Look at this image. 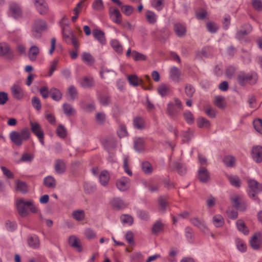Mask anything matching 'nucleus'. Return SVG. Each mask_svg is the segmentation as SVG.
<instances>
[{
    "mask_svg": "<svg viewBox=\"0 0 262 262\" xmlns=\"http://www.w3.org/2000/svg\"><path fill=\"white\" fill-rule=\"evenodd\" d=\"M30 132L27 128L23 129L20 132L12 131L10 133L11 141L16 145L20 146L23 142L29 139Z\"/></svg>",
    "mask_w": 262,
    "mask_h": 262,
    "instance_id": "nucleus-2",
    "label": "nucleus"
},
{
    "mask_svg": "<svg viewBox=\"0 0 262 262\" xmlns=\"http://www.w3.org/2000/svg\"><path fill=\"white\" fill-rule=\"evenodd\" d=\"M231 201L233 206L240 210L245 209V205L242 202L241 198L236 194H233L231 196Z\"/></svg>",
    "mask_w": 262,
    "mask_h": 262,
    "instance_id": "nucleus-16",
    "label": "nucleus"
},
{
    "mask_svg": "<svg viewBox=\"0 0 262 262\" xmlns=\"http://www.w3.org/2000/svg\"><path fill=\"white\" fill-rule=\"evenodd\" d=\"M99 179L100 184L102 186H106L110 180V174L106 170L102 171L99 176Z\"/></svg>",
    "mask_w": 262,
    "mask_h": 262,
    "instance_id": "nucleus-26",
    "label": "nucleus"
},
{
    "mask_svg": "<svg viewBox=\"0 0 262 262\" xmlns=\"http://www.w3.org/2000/svg\"><path fill=\"white\" fill-rule=\"evenodd\" d=\"M235 244L237 249L239 251L244 252L246 251L247 246L243 240L240 238H236L235 240Z\"/></svg>",
    "mask_w": 262,
    "mask_h": 262,
    "instance_id": "nucleus-48",
    "label": "nucleus"
},
{
    "mask_svg": "<svg viewBox=\"0 0 262 262\" xmlns=\"http://www.w3.org/2000/svg\"><path fill=\"white\" fill-rule=\"evenodd\" d=\"M62 108L64 113L68 116H73L76 113L75 109L70 104L64 103L62 105Z\"/></svg>",
    "mask_w": 262,
    "mask_h": 262,
    "instance_id": "nucleus-37",
    "label": "nucleus"
},
{
    "mask_svg": "<svg viewBox=\"0 0 262 262\" xmlns=\"http://www.w3.org/2000/svg\"><path fill=\"white\" fill-rule=\"evenodd\" d=\"M212 223L216 227H221L224 224V220L220 214H216L212 218Z\"/></svg>",
    "mask_w": 262,
    "mask_h": 262,
    "instance_id": "nucleus-39",
    "label": "nucleus"
},
{
    "mask_svg": "<svg viewBox=\"0 0 262 262\" xmlns=\"http://www.w3.org/2000/svg\"><path fill=\"white\" fill-rule=\"evenodd\" d=\"M252 157L254 161L259 163L262 161V147L256 146L252 150Z\"/></svg>",
    "mask_w": 262,
    "mask_h": 262,
    "instance_id": "nucleus-15",
    "label": "nucleus"
},
{
    "mask_svg": "<svg viewBox=\"0 0 262 262\" xmlns=\"http://www.w3.org/2000/svg\"><path fill=\"white\" fill-rule=\"evenodd\" d=\"M142 88L145 90H151L152 88L151 79L148 75H145Z\"/></svg>",
    "mask_w": 262,
    "mask_h": 262,
    "instance_id": "nucleus-51",
    "label": "nucleus"
},
{
    "mask_svg": "<svg viewBox=\"0 0 262 262\" xmlns=\"http://www.w3.org/2000/svg\"><path fill=\"white\" fill-rule=\"evenodd\" d=\"M113 207L117 210L122 209L126 206V204L120 198H115L112 201Z\"/></svg>",
    "mask_w": 262,
    "mask_h": 262,
    "instance_id": "nucleus-25",
    "label": "nucleus"
},
{
    "mask_svg": "<svg viewBox=\"0 0 262 262\" xmlns=\"http://www.w3.org/2000/svg\"><path fill=\"white\" fill-rule=\"evenodd\" d=\"M43 184L48 188H54L56 187V181L53 177L49 176L44 178Z\"/></svg>",
    "mask_w": 262,
    "mask_h": 262,
    "instance_id": "nucleus-30",
    "label": "nucleus"
},
{
    "mask_svg": "<svg viewBox=\"0 0 262 262\" xmlns=\"http://www.w3.org/2000/svg\"><path fill=\"white\" fill-rule=\"evenodd\" d=\"M16 205L19 214L23 217L28 215V208L33 213H37L38 211L37 207L32 200L25 201L23 199L18 200Z\"/></svg>",
    "mask_w": 262,
    "mask_h": 262,
    "instance_id": "nucleus-1",
    "label": "nucleus"
},
{
    "mask_svg": "<svg viewBox=\"0 0 262 262\" xmlns=\"http://www.w3.org/2000/svg\"><path fill=\"white\" fill-rule=\"evenodd\" d=\"M11 92L13 97L17 100H21L24 97V92L19 84H13L11 88Z\"/></svg>",
    "mask_w": 262,
    "mask_h": 262,
    "instance_id": "nucleus-11",
    "label": "nucleus"
},
{
    "mask_svg": "<svg viewBox=\"0 0 262 262\" xmlns=\"http://www.w3.org/2000/svg\"><path fill=\"white\" fill-rule=\"evenodd\" d=\"M251 31V26L249 24H246L242 27L241 30L237 31L236 37L238 39L241 40L244 36L250 33Z\"/></svg>",
    "mask_w": 262,
    "mask_h": 262,
    "instance_id": "nucleus-18",
    "label": "nucleus"
},
{
    "mask_svg": "<svg viewBox=\"0 0 262 262\" xmlns=\"http://www.w3.org/2000/svg\"><path fill=\"white\" fill-rule=\"evenodd\" d=\"M67 96L71 100H74L78 97V92L75 86H70L68 89Z\"/></svg>",
    "mask_w": 262,
    "mask_h": 262,
    "instance_id": "nucleus-33",
    "label": "nucleus"
},
{
    "mask_svg": "<svg viewBox=\"0 0 262 262\" xmlns=\"http://www.w3.org/2000/svg\"><path fill=\"white\" fill-rule=\"evenodd\" d=\"M183 115L186 121L188 123L191 124L193 122L194 117L192 113L189 111H185Z\"/></svg>",
    "mask_w": 262,
    "mask_h": 262,
    "instance_id": "nucleus-62",
    "label": "nucleus"
},
{
    "mask_svg": "<svg viewBox=\"0 0 262 262\" xmlns=\"http://www.w3.org/2000/svg\"><path fill=\"white\" fill-rule=\"evenodd\" d=\"M198 177L202 183H206L209 180V173L204 167H200L198 170Z\"/></svg>",
    "mask_w": 262,
    "mask_h": 262,
    "instance_id": "nucleus-20",
    "label": "nucleus"
},
{
    "mask_svg": "<svg viewBox=\"0 0 262 262\" xmlns=\"http://www.w3.org/2000/svg\"><path fill=\"white\" fill-rule=\"evenodd\" d=\"M58 61H59L58 59H55L54 60L51 62L49 72L48 73V76L49 77H51L53 75L54 72L56 70Z\"/></svg>",
    "mask_w": 262,
    "mask_h": 262,
    "instance_id": "nucleus-59",
    "label": "nucleus"
},
{
    "mask_svg": "<svg viewBox=\"0 0 262 262\" xmlns=\"http://www.w3.org/2000/svg\"><path fill=\"white\" fill-rule=\"evenodd\" d=\"M9 9L10 14L13 18L17 19L21 16L22 11L21 8L18 4L15 3H11Z\"/></svg>",
    "mask_w": 262,
    "mask_h": 262,
    "instance_id": "nucleus-12",
    "label": "nucleus"
},
{
    "mask_svg": "<svg viewBox=\"0 0 262 262\" xmlns=\"http://www.w3.org/2000/svg\"><path fill=\"white\" fill-rule=\"evenodd\" d=\"M47 28V24L44 20H35L32 28V33L35 38H39L41 32Z\"/></svg>",
    "mask_w": 262,
    "mask_h": 262,
    "instance_id": "nucleus-5",
    "label": "nucleus"
},
{
    "mask_svg": "<svg viewBox=\"0 0 262 262\" xmlns=\"http://www.w3.org/2000/svg\"><path fill=\"white\" fill-rule=\"evenodd\" d=\"M248 183L249 187V196L251 199L256 200V194L262 191V184H260L254 180H249Z\"/></svg>",
    "mask_w": 262,
    "mask_h": 262,
    "instance_id": "nucleus-6",
    "label": "nucleus"
},
{
    "mask_svg": "<svg viewBox=\"0 0 262 262\" xmlns=\"http://www.w3.org/2000/svg\"><path fill=\"white\" fill-rule=\"evenodd\" d=\"M6 229L9 231H13L17 228V224L15 222L7 221L5 224Z\"/></svg>",
    "mask_w": 262,
    "mask_h": 262,
    "instance_id": "nucleus-61",
    "label": "nucleus"
},
{
    "mask_svg": "<svg viewBox=\"0 0 262 262\" xmlns=\"http://www.w3.org/2000/svg\"><path fill=\"white\" fill-rule=\"evenodd\" d=\"M164 224L161 221H157L152 226L151 232L153 234L158 235L163 231Z\"/></svg>",
    "mask_w": 262,
    "mask_h": 262,
    "instance_id": "nucleus-24",
    "label": "nucleus"
},
{
    "mask_svg": "<svg viewBox=\"0 0 262 262\" xmlns=\"http://www.w3.org/2000/svg\"><path fill=\"white\" fill-rule=\"evenodd\" d=\"M72 216L75 220L81 221L84 219L85 212L83 210H76L73 212Z\"/></svg>",
    "mask_w": 262,
    "mask_h": 262,
    "instance_id": "nucleus-43",
    "label": "nucleus"
},
{
    "mask_svg": "<svg viewBox=\"0 0 262 262\" xmlns=\"http://www.w3.org/2000/svg\"><path fill=\"white\" fill-rule=\"evenodd\" d=\"M134 148L137 151H140L144 148V140L141 138H135L134 140Z\"/></svg>",
    "mask_w": 262,
    "mask_h": 262,
    "instance_id": "nucleus-44",
    "label": "nucleus"
},
{
    "mask_svg": "<svg viewBox=\"0 0 262 262\" xmlns=\"http://www.w3.org/2000/svg\"><path fill=\"white\" fill-rule=\"evenodd\" d=\"M116 185L120 191H126L130 186V180L127 177H121L116 181Z\"/></svg>",
    "mask_w": 262,
    "mask_h": 262,
    "instance_id": "nucleus-10",
    "label": "nucleus"
},
{
    "mask_svg": "<svg viewBox=\"0 0 262 262\" xmlns=\"http://www.w3.org/2000/svg\"><path fill=\"white\" fill-rule=\"evenodd\" d=\"M111 19L114 23L120 24L122 22V15L119 10L115 7H111L109 9Z\"/></svg>",
    "mask_w": 262,
    "mask_h": 262,
    "instance_id": "nucleus-8",
    "label": "nucleus"
},
{
    "mask_svg": "<svg viewBox=\"0 0 262 262\" xmlns=\"http://www.w3.org/2000/svg\"><path fill=\"white\" fill-rule=\"evenodd\" d=\"M62 34L64 39L68 43H70L71 40L75 37L71 30L66 28L62 29Z\"/></svg>",
    "mask_w": 262,
    "mask_h": 262,
    "instance_id": "nucleus-31",
    "label": "nucleus"
},
{
    "mask_svg": "<svg viewBox=\"0 0 262 262\" xmlns=\"http://www.w3.org/2000/svg\"><path fill=\"white\" fill-rule=\"evenodd\" d=\"M170 78L174 82H179L181 80V71L176 67H172L169 72Z\"/></svg>",
    "mask_w": 262,
    "mask_h": 262,
    "instance_id": "nucleus-21",
    "label": "nucleus"
},
{
    "mask_svg": "<svg viewBox=\"0 0 262 262\" xmlns=\"http://www.w3.org/2000/svg\"><path fill=\"white\" fill-rule=\"evenodd\" d=\"M50 93L52 99L55 101H59L61 99L62 94L61 92L56 88L51 89Z\"/></svg>",
    "mask_w": 262,
    "mask_h": 262,
    "instance_id": "nucleus-47",
    "label": "nucleus"
},
{
    "mask_svg": "<svg viewBox=\"0 0 262 262\" xmlns=\"http://www.w3.org/2000/svg\"><path fill=\"white\" fill-rule=\"evenodd\" d=\"M133 124L135 128L142 129L145 127V121L141 117H136L134 119Z\"/></svg>",
    "mask_w": 262,
    "mask_h": 262,
    "instance_id": "nucleus-32",
    "label": "nucleus"
},
{
    "mask_svg": "<svg viewBox=\"0 0 262 262\" xmlns=\"http://www.w3.org/2000/svg\"><path fill=\"white\" fill-rule=\"evenodd\" d=\"M30 126L33 133L37 137L41 145H44V133L40 125L37 122L31 121Z\"/></svg>",
    "mask_w": 262,
    "mask_h": 262,
    "instance_id": "nucleus-7",
    "label": "nucleus"
},
{
    "mask_svg": "<svg viewBox=\"0 0 262 262\" xmlns=\"http://www.w3.org/2000/svg\"><path fill=\"white\" fill-rule=\"evenodd\" d=\"M93 35L95 38L101 44L105 43V39L104 33L100 30L94 29L93 31Z\"/></svg>",
    "mask_w": 262,
    "mask_h": 262,
    "instance_id": "nucleus-27",
    "label": "nucleus"
},
{
    "mask_svg": "<svg viewBox=\"0 0 262 262\" xmlns=\"http://www.w3.org/2000/svg\"><path fill=\"white\" fill-rule=\"evenodd\" d=\"M257 79V74L254 72L250 73L241 72L237 77V82L241 85L247 84H253L256 83Z\"/></svg>",
    "mask_w": 262,
    "mask_h": 262,
    "instance_id": "nucleus-4",
    "label": "nucleus"
},
{
    "mask_svg": "<svg viewBox=\"0 0 262 262\" xmlns=\"http://www.w3.org/2000/svg\"><path fill=\"white\" fill-rule=\"evenodd\" d=\"M11 50L7 43H0V56H11Z\"/></svg>",
    "mask_w": 262,
    "mask_h": 262,
    "instance_id": "nucleus-29",
    "label": "nucleus"
},
{
    "mask_svg": "<svg viewBox=\"0 0 262 262\" xmlns=\"http://www.w3.org/2000/svg\"><path fill=\"white\" fill-rule=\"evenodd\" d=\"M92 6L94 10L98 11L103 10L104 8L102 0H94Z\"/></svg>",
    "mask_w": 262,
    "mask_h": 262,
    "instance_id": "nucleus-50",
    "label": "nucleus"
},
{
    "mask_svg": "<svg viewBox=\"0 0 262 262\" xmlns=\"http://www.w3.org/2000/svg\"><path fill=\"white\" fill-rule=\"evenodd\" d=\"M28 242L29 246L33 248H36L39 246V239L35 235L30 236L28 237Z\"/></svg>",
    "mask_w": 262,
    "mask_h": 262,
    "instance_id": "nucleus-34",
    "label": "nucleus"
},
{
    "mask_svg": "<svg viewBox=\"0 0 262 262\" xmlns=\"http://www.w3.org/2000/svg\"><path fill=\"white\" fill-rule=\"evenodd\" d=\"M15 183L17 190L22 193H26L27 191V185L25 182L20 180H17Z\"/></svg>",
    "mask_w": 262,
    "mask_h": 262,
    "instance_id": "nucleus-49",
    "label": "nucleus"
},
{
    "mask_svg": "<svg viewBox=\"0 0 262 262\" xmlns=\"http://www.w3.org/2000/svg\"><path fill=\"white\" fill-rule=\"evenodd\" d=\"M132 57L136 61L145 60L146 59V56L136 51H132Z\"/></svg>",
    "mask_w": 262,
    "mask_h": 262,
    "instance_id": "nucleus-58",
    "label": "nucleus"
},
{
    "mask_svg": "<svg viewBox=\"0 0 262 262\" xmlns=\"http://www.w3.org/2000/svg\"><path fill=\"white\" fill-rule=\"evenodd\" d=\"M112 48L118 54H121L123 51V48L119 41L117 39H112L110 41Z\"/></svg>",
    "mask_w": 262,
    "mask_h": 262,
    "instance_id": "nucleus-36",
    "label": "nucleus"
},
{
    "mask_svg": "<svg viewBox=\"0 0 262 262\" xmlns=\"http://www.w3.org/2000/svg\"><path fill=\"white\" fill-rule=\"evenodd\" d=\"M95 118L97 124H102L105 121L106 117L103 113L99 112L96 114Z\"/></svg>",
    "mask_w": 262,
    "mask_h": 262,
    "instance_id": "nucleus-56",
    "label": "nucleus"
},
{
    "mask_svg": "<svg viewBox=\"0 0 262 262\" xmlns=\"http://www.w3.org/2000/svg\"><path fill=\"white\" fill-rule=\"evenodd\" d=\"M251 247L254 250H258L261 244V235L260 233H256L250 241Z\"/></svg>",
    "mask_w": 262,
    "mask_h": 262,
    "instance_id": "nucleus-13",
    "label": "nucleus"
},
{
    "mask_svg": "<svg viewBox=\"0 0 262 262\" xmlns=\"http://www.w3.org/2000/svg\"><path fill=\"white\" fill-rule=\"evenodd\" d=\"M146 18L149 23L154 24L157 20V16L155 13L152 11L148 10L145 14Z\"/></svg>",
    "mask_w": 262,
    "mask_h": 262,
    "instance_id": "nucleus-40",
    "label": "nucleus"
},
{
    "mask_svg": "<svg viewBox=\"0 0 262 262\" xmlns=\"http://www.w3.org/2000/svg\"><path fill=\"white\" fill-rule=\"evenodd\" d=\"M251 4L255 10L258 11L262 10V2L261 0H251Z\"/></svg>",
    "mask_w": 262,
    "mask_h": 262,
    "instance_id": "nucleus-64",
    "label": "nucleus"
},
{
    "mask_svg": "<svg viewBox=\"0 0 262 262\" xmlns=\"http://www.w3.org/2000/svg\"><path fill=\"white\" fill-rule=\"evenodd\" d=\"M39 53V49L38 47L36 46H32L28 53V57L29 59L32 61L36 60L37 56Z\"/></svg>",
    "mask_w": 262,
    "mask_h": 262,
    "instance_id": "nucleus-28",
    "label": "nucleus"
},
{
    "mask_svg": "<svg viewBox=\"0 0 262 262\" xmlns=\"http://www.w3.org/2000/svg\"><path fill=\"white\" fill-rule=\"evenodd\" d=\"M206 205L208 208H211L215 206L216 203V199L212 195L209 196L206 199Z\"/></svg>",
    "mask_w": 262,
    "mask_h": 262,
    "instance_id": "nucleus-63",
    "label": "nucleus"
},
{
    "mask_svg": "<svg viewBox=\"0 0 262 262\" xmlns=\"http://www.w3.org/2000/svg\"><path fill=\"white\" fill-rule=\"evenodd\" d=\"M158 204L160 211L164 212L168 206V202L166 198L164 196L159 197L158 199Z\"/></svg>",
    "mask_w": 262,
    "mask_h": 262,
    "instance_id": "nucleus-41",
    "label": "nucleus"
},
{
    "mask_svg": "<svg viewBox=\"0 0 262 262\" xmlns=\"http://www.w3.org/2000/svg\"><path fill=\"white\" fill-rule=\"evenodd\" d=\"M158 94L162 97L166 96L169 91V86L164 83H162L157 89Z\"/></svg>",
    "mask_w": 262,
    "mask_h": 262,
    "instance_id": "nucleus-38",
    "label": "nucleus"
},
{
    "mask_svg": "<svg viewBox=\"0 0 262 262\" xmlns=\"http://www.w3.org/2000/svg\"><path fill=\"white\" fill-rule=\"evenodd\" d=\"M253 126L255 129L259 133L262 134V120L255 119L253 121Z\"/></svg>",
    "mask_w": 262,
    "mask_h": 262,
    "instance_id": "nucleus-60",
    "label": "nucleus"
},
{
    "mask_svg": "<svg viewBox=\"0 0 262 262\" xmlns=\"http://www.w3.org/2000/svg\"><path fill=\"white\" fill-rule=\"evenodd\" d=\"M198 125L199 127L208 128L210 126L209 121L204 118H199L197 121Z\"/></svg>",
    "mask_w": 262,
    "mask_h": 262,
    "instance_id": "nucleus-54",
    "label": "nucleus"
},
{
    "mask_svg": "<svg viewBox=\"0 0 262 262\" xmlns=\"http://www.w3.org/2000/svg\"><path fill=\"white\" fill-rule=\"evenodd\" d=\"M214 103L219 108H222L225 106L224 99L221 96H216L214 99Z\"/></svg>",
    "mask_w": 262,
    "mask_h": 262,
    "instance_id": "nucleus-55",
    "label": "nucleus"
},
{
    "mask_svg": "<svg viewBox=\"0 0 262 262\" xmlns=\"http://www.w3.org/2000/svg\"><path fill=\"white\" fill-rule=\"evenodd\" d=\"M69 243L70 246L75 248L77 251H82V247L81 245L80 241L75 236H71L69 238Z\"/></svg>",
    "mask_w": 262,
    "mask_h": 262,
    "instance_id": "nucleus-19",
    "label": "nucleus"
},
{
    "mask_svg": "<svg viewBox=\"0 0 262 262\" xmlns=\"http://www.w3.org/2000/svg\"><path fill=\"white\" fill-rule=\"evenodd\" d=\"M79 85L84 89H91L95 84L94 79L91 76L82 77L78 80Z\"/></svg>",
    "mask_w": 262,
    "mask_h": 262,
    "instance_id": "nucleus-9",
    "label": "nucleus"
},
{
    "mask_svg": "<svg viewBox=\"0 0 262 262\" xmlns=\"http://www.w3.org/2000/svg\"><path fill=\"white\" fill-rule=\"evenodd\" d=\"M225 164L228 167H232L235 163V159L232 156H227L224 159Z\"/></svg>",
    "mask_w": 262,
    "mask_h": 262,
    "instance_id": "nucleus-57",
    "label": "nucleus"
},
{
    "mask_svg": "<svg viewBox=\"0 0 262 262\" xmlns=\"http://www.w3.org/2000/svg\"><path fill=\"white\" fill-rule=\"evenodd\" d=\"M84 2V1H81L76 5V6L73 9L74 15L72 17L73 22H75L77 20L79 13L81 12L83 7Z\"/></svg>",
    "mask_w": 262,
    "mask_h": 262,
    "instance_id": "nucleus-23",
    "label": "nucleus"
},
{
    "mask_svg": "<svg viewBox=\"0 0 262 262\" xmlns=\"http://www.w3.org/2000/svg\"><path fill=\"white\" fill-rule=\"evenodd\" d=\"M127 80L129 84L133 86H137L143 84V80L136 75H130L127 76Z\"/></svg>",
    "mask_w": 262,
    "mask_h": 262,
    "instance_id": "nucleus-22",
    "label": "nucleus"
},
{
    "mask_svg": "<svg viewBox=\"0 0 262 262\" xmlns=\"http://www.w3.org/2000/svg\"><path fill=\"white\" fill-rule=\"evenodd\" d=\"M34 4L40 14H45L48 11V6L44 0H34Z\"/></svg>",
    "mask_w": 262,
    "mask_h": 262,
    "instance_id": "nucleus-17",
    "label": "nucleus"
},
{
    "mask_svg": "<svg viewBox=\"0 0 262 262\" xmlns=\"http://www.w3.org/2000/svg\"><path fill=\"white\" fill-rule=\"evenodd\" d=\"M55 170L58 173H62L65 170V164L63 161L57 160L55 163Z\"/></svg>",
    "mask_w": 262,
    "mask_h": 262,
    "instance_id": "nucleus-42",
    "label": "nucleus"
},
{
    "mask_svg": "<svg viewBox=\"0 0 262 262\" xmlns=\"http://www.w3.org/2000/svg\"><path fill=\"white\" fill-rule=\"evenodd\" d=\"M81 58L82 61L88 65H92L94 63L95 59L92 55L89 53L83 52L82 54Z\"/></svg>",
    "mask_w": 262,
    "mask_h": 262,
    "instance_id": "nucleus-35",
    "label": "nucleus"
},
{
    "mask_svg": "<svg viewBox=\"0 0 262 262\" xmlns=\"http://www.w3.org/2000/svg\"><path fill=\"white\" fill-rule=\"evenodd\" d=\"M120 220L123 224L128 225H132L134 221L133 217L128 214L122 215L120 217Z\"/></svg>",
    "mask_w": 262,
    "mask_h": 262,
    "instance_id": "nucleus-52",
    "label": "nucleus"
},
{
    "mask_svg": "<svg viewBox=\"0 0 262 262\" xmlns=\"http://www.w3.org/2000/svg\"><path fill=\"white\" fill-rule=\"evenodd\" d=\"M83 234L85 237L89 240L95 239L97 236L96 232L90 228H86L84 231Z\"/></svg>",
    "mask_w": 262,
    "mask_h": 262,
    "instance_id": "nucleus-46",
    "label": "nucleus"
},
{
    "mask_svg": "<svg viewBox=\"0 0 262 262\" xmlns=\"http://www.w3.org/2000/svg\"><path fill=\"white\" fill-rule=\"evenodd\" d=\"M182 109L183 105L181 101L178 98H174L167 104L166 113L170 117L174 118Z\"/></svg>",
    "mask_w": 262,
    "mask_h": 262,
    "instance_id": "nucleus-3",
    "label": "nucleus"
},
{
    "mask_svg": "<svg viewBox=\"0 0 262 262\" xmlns=\"http://www.w3.org/2000/svg\"><path fill=\"white\" fill-rule=\"evenodd\" d=\"M236 226L239 231L243 232L244 234H248L249 231L243 221L238 220L236 222Z\"/></svg>",
    "mask_w": 262,
    "mask_h": 262,
    "instance_id": "nucleus-53",
    "label": "nucleus"
},
{
    "mask_svg": "<svg viewBox=\"0 0 262 262\" xmlns=\"http://www.w3.org/2000/svg\"><path fill=\"white\" fill-rule=\"evenodd\" d=\"M164 0H151V5L156 10L160 11L164 7Z\"/></svg>",
    "mask_w": 262,
    "mask_h": 262,
    "instance_id": "nucleus-45",
    "label": "nucleus"
},
{
    "mask_svg": "<svg viewBox=\"0 0 262 262\" xmlns=\"http://www.w3.org/2000/svg\"><path fill=\"white\" fill-rule=\"evenodd\" d=\"M173 30L177 36L184 37L186 33V28L184 24L181 23H176L174 24Z\"/></svg>",
    "mask_w": 262,
    "mask_h": 262,
    "instance_id": "nucleus-14",
    "label": "nucleus"
}]
</instances>
